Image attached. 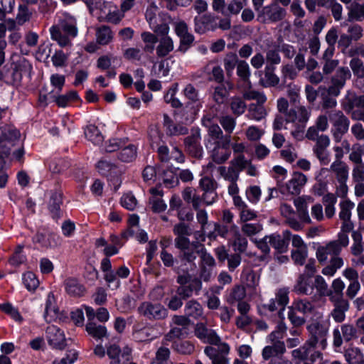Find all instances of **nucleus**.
<instances>
[{"label":"nucleus","mask_w":364,"mask_h":364,"mask_svg":"<svg viewBox=\"0 0 364 364\" xmlns=\"http://www.w3.org/2000/svg\"><path fill=\"white\" fill-rule=\"evenodd\" d=\"M327 322H313L307 326L310 337L301 347L291 351V357L295 364H314L322 355L315 350L318 347L324 349L327 345L326 337L328 331Z\"/></svg>","instance_id":"1"},{"label":"nucleus","mask_w":364,"mask_h":364,"mask_svg":"<svg viewBox=\"0 0 364 364\" xmlns=\"http://www.w3.org/2000/svg\"><path fill=\"white\" fill-rule=\"evenodd\" d=\"M313 202V198L309 196H302L294 199V205L296 207L299 220L296 218L293 208L287 203H282L280 205V213L285 218V223L291 229L295 231H300L304 228V224L312 223L308 208L309 205Z\"/></svg>","instance_id":"2"},{"label":"nucleus","mask_w":364,"mask_h":364,"mask_svg":"<svg viewBox=\"0 0 364 364\" xmlns=\"http://www.w3.org/2000/svg\"><path fill=\"white\" fill-rule=\"evenodd\" d=\"M50 33L51 39L55 41L60 47L70 46L69 36L74 38L77 35L75 18L68 14L62 15L58 23L50 28Z\"/></svg>","instance_id":"3"},{"label":"nucleus","mask_w":364,"mask_h":364,"mask_svg":"<svg viewBox=\"0 0 364 364\" xmlns=\"http://www.w3.org/2000/svg\"><path fill=\"white\" fill-rule=\"evenodd\" d=\"M284 317H282V320ZM287 327L283 321H280L274 331L266 338L267 346L262 350V357L264 360H269L282 355L286 351L284 342L282 340L284 337Z\"/></svg>","instance_id":"4"},{"label":"nucleus","mask_w":364,"mask_h":364,"mask_svg":"<svg viewBox=\"0 0 364 364\" xmlns=\"http://www.w3.org/2000/svg\"><path fill=\"white\" fill-rule=\"evenodd\" d=\"M311 116V109L304 105H299L289 109L287 114V122L292 124L291 134L300 141L304 138L306 124Z\"/></svg>","instance_id":"5"},{"label":"nucleus","mask_w":364,"mask_h":364,"mask_svg":"<svg viewBox=\"0 0 364 364\" xmlns=\"http://www.w3.org/2000/svg\"><path fill=\"white\" fill-rule=\"evenodd\" d=\"M137 312L149 320L161 321L168 316L167 309L159 302L144 301L137 308Z\"/></svg>","instance_id":"6"},{"label":"nucleus","mask_w":364,"mask_h":364,"mask_svg":"<svg viewBox=\"0 0 364 364\" xmlns=\"http://www.w3.org/2000/svg\"><path fill=\"white\" fill-rule=\"evenodd\" d=\"M124 16V11L112 1H105L98 14L100 21L118 24Z\"/></svg>","instance_id":"7"},{"label":"nucleus","mask_w":364,"mask_h":364,"mask_svg":"<svg viewBox=\"0 0 364 364\" xmlns=\"http://www.w3.org/2000/svg\"><path fill=\"white\" fill-rule=\"evenodd\" d=\"M175 246L181 251V257L188 262L195 261L204 247L198 242H191L189 239L183 238L178 239Z\"/></svg>","instance_id":"8"},{"label":"nucleus","mask_w":364,"mask_h":364,"mask_svg":"<svg viewBox=\"0 0 364 364\" xmlns=\"http://www.w3.org/2000/svg\"><path fill=\"white\" fill-rule=\"evenodd\" d=\"M230 136H225L221 141H218L208 149L210 151V156L214 162L220 164L225 162L230 156Z\"/></svg>","instance_id":"9"},{"label":"nucleus","mask_w":364,"mask_h":364,"mask_svg":"<svg viewBox=\"0 0 364 364\" xmlns=\"http://www.w3.org/2000/svg\"><path fill=\"white\" fill-rule=\"evenodd\" d=\"M332 171L336 176L337 181H348L349 169L346 163L342 161L335 160L330 166L329 168H321L318 173L316 175V179L318 181L322 180L323 176Z\"/></svg>","instance_id":"10"},{"label":"nucleus","mask_w":364,"mask_h":364,"mask_svg":"<svg viewBox=\"0 0 364 364\" xmlns=\"http://www.w3.org/2000/svg\"><path fill=\"white\" fill-rule=\"evenodd\" d=\"M351 76L350 70L346 67L338 68L331 78L332 85L328 89V94L334 97L339 95L341 90L344 87L346 80Z\"/></svg>","instance_id":"11"},{"label":"nucleus","mask_w":364,"mask_h":364,"mask_svg":"<svg viewBox=\"0 0 364 364\" xmlns=\"http://www.w3.org/2000/svg\"><path fill=\"white\" fill-rule=\"evenodd\" d=\"M202 124L208 129V138L205 142L207 149H211V146L223 140V131L220 127L212 122L210 117H204L202 119Z\"/></svg>","instance_id":"12"},{"label":"nucleus","mask_w":364,"mask_h":364,"mask_svg":"<svg viewBox=\"0 0 364 364\" xmlns=\"http://www.w3.org/2000/svg\"><path fill=\"white\" fill-rule=\"evenodd\" d=\"M307 182V177L301 172H294L291 178L280 187L282 193H289L291 195H299L301 188Z\"/></svg>","instance_id":"13"},{"label":"nucleus","mask_w":364,"mask_h":364,"mask_svg":"<svg viewBox=\"0 0 364 364\" xmlns=\"http://www.w3.org/2000/svg\"><path fill=\"white\" fill-rule=\"evenodd\" d=\"M330 145V139L327 135H321L313 147V152L321 165H328L331 161L330 153L328 147Z\"/></svg>","instance_id":"14"},{"label":"nucleus","mask_w":364,"mask_h":364,"mask_svg":"<svg viewBox=\"0 0 364 364\" xmlns=\"http://www.w3.org/2000/svg\"><path fill=\"white\" fill-rule=\"evenodd\" d=\"M285 16V11L277 3L272 4L262 9L258 18L262 22H276L282 20Z\"/></svg>","instance_id":"15"},{"label":"nucleus","mask_w":364,"mask_h":364,"mask_svg":"<svg viewBox=\"0 0 364 364\" xmlns=\"http://www.w3.org/2000/svg\"><path fill=\"white\" fill-rule=\"evenodd\" d=\"M12 69L13 82L18 83L23 76H31L32 65L25 58H19L13 63Z\"/></svg>","instance_id":"16"},{"label":"nucleus","mask_w":364,"mask_h":364,"mask_svg":"<svg viewBox=\"0 0 364 364\" xmlns=\"http://www.w3.org/2000/svg\"><path fill=\"white\" fill-rule=\"evenodd\" d=\"M291 233L289 230H284L282 235L277 232L267 235L268 242L271 247H272L279 253H283L287 251L289 242L291 239Z\"/></svg>","instance_id":"17"},{"label":"nucleus","mask_w":364,"mask_h":364,"mask_svg":"<svg viewBox=\"0 0 364 364\" xmlns=\"http://www.w3.org/2000/svg\"><path fill=\"white\" fill-rule=\"evenodd\" d=\"M33 242L42 248L51 249L60 246L61 239L59 235L53 232H38L33 237Z\"/></svg>","instance_id":"18"},{"label":"nucleus","mask_w":364,"mask_h":364,"mask_svg":"<svg viewBox=\"0 0 364 364\" xmlns=\"http://www.w3.org/2000/svg\"><path fill=\"white\" fill-rule=\"evenodd\" d=\"M195 336L203 343L212 344L218 343L219 336L215 330L209 328L202 322L196 323L194 328Z\"/></svg>","instance_id":"19"},{"label":"nucleus","mask_w":364,"mask_h":364,"mask_svg":"<svg viewBox=\"0 0 364 364\" xmlns=\"http://www.w3.org/2000/svg\"><path fill=\"white\" fill-rule=\"evenodd\" d=\"M46 336L48 344L53 348L62 349L65 346L64 333L58 326L54 325L48 326Z\"/></svg>","instance_id":"20"},{"label":"nucleus","mask_w":364,"mask_h":364,"mask_svg":"<svg viewBox=\"0 0 364 364\" xmlns=\"http://www.w3.org/2000/svg\"><path fill=\"white\" fill-rule=\"evenodd\" d=\"M330 120L335 128L334 135H343L346 133L349 128L350 122L341 111L337 110L329 114Z\"/></svg>","instance_id":"21"},{"label":"nucleus","mask_w":364,"mask_h":364,"mask_svg":"<svg viewBox=\"0 0 364 364\" xmlns=\"http://www.w3.org/2000/svg\"><path fill=\"white\" fill-rule=\"evenodd\" d=\"M289 289L287 288H282L277 290L275 294V298L271 299L269 304H267V309L270 311H274L277 309V306L276 305V304H277L278 306L282 307L279 312V316H282L285 309V306L288 304L289 301Z\"/></svg>","instance_id":"22"},{"label":"nucleus","mask_w":364,"mask_h":364,"mask_svg":"<svg viewBox=\"0 0 364 364\" xmlns=\"http://www.w3.org/2000/svg\"><path fill=\"white\" fill-rule=\"evenodd\" d=\"M341 252L339 250V247L335 242L331 241L328 242L324 245H320L317 247L316 251V257L318 261L321 263H325L328 257H336L340 255Z\"/></svg>","instance_id":"23"},{"label":"nucleus","mask_w":364,"mask_h":364,"mask_svg":"<svg viewBox=\"0 0 364 364\" xmlns=\"http://www.w3.org/2000/svg\"><path fill=\"white\" fill-rule=\"evenodd\" d=\"M245 84H237V87L242 95V97L247 100H256L258 104H264L267 101V97L264 92L252 89L251 82Z\"/></svg>","instance_id":"24"},{"label":"nucleus","mask_w":364,"mask_h":364,"mask_svg":"<svg viewBox=\"0 0 364 364\" xmlns=\"http://www.w3.org/2000/svg\"><path fill=\"white\" fill-rule=\"evenodd\" d=\"M185 145L191 155L196 158L202 156L203 150L200 145V134L198 131L185 139Z\"/></svg>","instance_id":"25"},{"label":"nucleus","mask_w":364,"mask_h":364,"mask_svg":"<svg viewBox=\"0 0 364 364\" xmlns=\"http://www.w3.org/2000/svg\"><path fill=\"white\" fill-rule=\"evenodd\" d=\"M152 326L144 323H136L133 326L132 336L137 342H144L153 338Z\"/></svg>","instance_id":"26"},{"label":"nucleus","mask_w":364,"mask_h":364,"mask_svg":"<svg viewBox=\"0 0 364 364\" xmlns=\"http://www.w3.org/2000/svg\"><path fill=\"white\" fill-rule=\"evenodd\" d=\"M114 34L111 28L102 25L95 28V39L100 46H107L114 40Z\"/></svg>","instance_id":"27"},{"label":"nucleus","mask_w":364,"mask_h":364,"mask_svg":"<svg viewBox=\"0 0 364 364\" xmlns=\"http://www.w3.org/2000/svg\"><path fill=\"white\" fill-rule=\"evenodd\" d=\"M43 316L47 322L55 321L59 316L58 308L56 306V301L52 292L48 294Z\"/></svg>","instance_id":"28"},{"label":"nucleus","mask_w":364,"mask_h":364,"mask_svg":"<svg viewBox=\"0 0 364 364\" xmlns=\"http://www.w3.org/2000/svg\"><path fill=\"white\" fill-rule=\"evenodd\" d=\"M333 303L334 308L331 313L336 322L341 323L345 320L346 312L349 309V302L346 299H339L338 301H331Z\"/></svg>","instance_id":"29"},{"label":"nucleus","mask_w":364,"mask_h":364,"mask_svg":"<svg viewBox=\"0 0 364 364\" xmlns=\"http://www.w3.org/2000/svg\"><path fill=\"white\" fill-rule=\"evenodd\" d=\"M314 285L311 277L301 274L294 286V291L300 294L311 295L314 293Z\"/></svg>","instance_id":"30"},{"label":"nucleus","mask_w":364,"mask_h":364,"mask_svg":"<svg viewBox=\"0 0 364 364\" xmlns=\"http://www.w3.org/2000/svg\"><path fill=\"white\" fill-rule=\"evenodd\" d=\"M156 47V55L159 58L167 56L174 48V44L170 36L161 37Z\"/></svg>","instance_id":"31"},{"label":"nucleus","mask_w":364,"mask_h":364,"mask_svg":"<svg viewBox=\"0 0 364 364\" xmlns=\"http://www.w3.org/2000/svg\"><path fill=\"white\" fill-rule=\"evenodd\" d=\"M229 243L233 247L235 252H243L246 250L247 240L241 235L237 229L232 230V236L229 239Z\"/></svg>","instance_id":"32"},{"label":"nucleus","mask_w":364,"mask_h":364,"mask_svg":"<svg viewBox=\"0 0 364 364\" xmlns=\"http://www.w3.org/2000/svg\"><path fill=\"white\" fill-rule=\"evenodd\" d=\"M331 290L328 291V296L330 301H338L339 299H344L343 290L345 289V284L341 278L335 279L331 284Z\"/></svg>","instance_id":"33"},{"label":"nucleus","mask_w":364,"mask_h":364,"mask_svg":"<svg viewBox=\"0 0 364 364\" xmlns=\"http://www.w3.org/2000/svg\"><path fill=\"white\" fill-rule=\"evenodd\" d=\"M204 71L207 73V77L209 80H214L221 82L224 79L223 70L220 66L215 63H210L204 68Z\"/></svg>","instance_id":"34"},{"label":"nucleus","mask_w":364,"mask_h":364,"mask_svg":"<svg viewBox=\"0 0 364 364\" xmlns=\"http://www.w3.org/2000/svg\"><path fill=\"white\" fill-rule=\"evenodd\" d=\"M262 105L258 103L250 104L246 117L250 119L255 121H260L264 119L267 116V112Z\"/></svg>","instance_id":"35"},{"label":"nucleus","mask_w":364,"mask_h":364,"mask_svg":"<svg viewBox=\"0 0 364 364\" xmlns=\"http://www.w3.org/2000/svg\"><path fill=\"white\" fill-rule=\"evenodd\" d=\"M204 353L211 360L212 364H230L228 357L220 354L215 348L206 346L204 348Z\"/></svg>","instance_id":"36"},{"label":"nucleus","mask_w":364,"mask_h":364,"mask_svg":"<svg viewBox=\"0 0 364 364\" xmlns=\"http://www.w3.org/2000/svg\"><path fill=\"white\" fill-rule=\"evenodd\" d=\"M86 331L90 336L100 340L107 335V328L102 325H98L93 321H88L86 324Z\"/></svg>","instance_id":"37"},{"label":"nucleus","mask_w":364,"mask_h":364,"mask_svg":"<svg viewBox=\"0 0 364 364\" xmlns=\"http://www.w3.org/2000/svg\"><path fill=\"white\" fill-rule=\"evenodd\" d=\"M290 306L303 316L311 314L314 310V304L306 299H296L293 301Z\"/></svg>","instance_id":"38"},{"label":"nucleus","mask_w":364,"mask_h":364,"mask_svg":"<svg viewBox=\"0 0 364 364\" xmlns=\"http://www.w3.org/2000/svg\"><path fill=\"white\" fill-rule=\"evenodd\" d=\"M274 67L267 65L264 68V76L261 78L260 82L264 87H274L279 82V78L274 73Z\"/></svg>","instance_id":"39"},{"label":"nucleus","mask_w":364,"mask_h":364,"mask_svg":"<svg viewBox=\"0 0 364 364\" xmlns=\"http://www.w3.org/2000/svg\"><path fill=\"white\" fill-rule=\"evenodd\" d=\"M84 134L89 141L96 145L100 144L104 139L101 132L94 124L87 125L85 129Z\"/></svg>","instance_id":"40"},{"label":"nucleus","mask_w":364,"mask_h":364,"mask_svg":"<svg viewBox=\"0 0 364 364\" xmlns=\"http://www.w3.org/2000/svg\"><path fill=\"white\" fill-rule=\"evenodd\" d=\"M246 296L245 288L242 285L235 286L227 296V302L230 304L243 301Z\"/></svg>","instance_id":"41"},{"label":"nucleus","mask_w":364,"mask_h":364,"mask_svg":"<svg viewBox=\"0 0 364 364\" xmlns=\"http://www.w3.org/2000/svg\"><path fill=\"white\" fill-rule=\"evenodd\" d=\"M202 287V283L198 279L193 281L192 284L186 286H180L177 289V293L183 299L188 298L192 296L193 291H199Z\"/></svg>","instance_id":"42"},{"label":"nucleus","mask_w":364,"mask_h":364,"mask_svg":"<svg viewBox=\"0 0 364 364\" xmlns=\"http://www.w3.org/2000/svg\"><path fill=\"white\" fill-rule=\"evenodd\" d=\"M65 286L66 291L72 296H81L85 289L78 281L74 278H68L65 281Z\"/></svg>","instance_id":"43"},{"label":"nucleus","mask_w":364,"mask_h":364,"mask_svg":"<svg viewBox=\"0 0 364 364\" xmlns=\"http://www.w3.org/2000/svg\"><path fill=\"white\" fill-rule=\"evenodd\" d=\"M185 314L186 316L198 318L203 314L201 305L195 300H191L186 304Z\"/></svg>","instance_id":"44"},{"label":"nucleus","mask_w":364,"mask_h":364,"mask_svg":"<svg viewBox=\"0 0 364 364\" xmlns=\"http://www.w3.org/2000/svg\"><path fill=\"white\" fill-rule=\"evenodd\" d=\"M218 172L225 181L229 182L237 181L239 178L238 170L234 166H230L228 168L225 166H219L217 168Z\"/></svg>","instance_id":"45"},{"label":"nucleus","mask_w":364,"mask_h":364,"mask_svg":"<svg viewBox=\"0 0 364 364\" xmlns=\"http://www.w3.org/2000/svg\"><path fill=\"white\" fill-rule=\"evenodd\" d=\"M237 75L240 78V80L237 84H245L249 85L250 82V66L247 62L241 60L238 62L237 65Z\"/></svg>","instance_id":"46"},{"label":"nucleus","mask_w":364,"mask_h":364,"mask_svg":"<svg viewBox=\"0 0 364 364\" xmlns=\"http://www.w3.org/2000/svg\"><path fill=\"white\" fill-rule=\"evenodd\" d=\"M141 40L145 43L144 51L152 53L154 50L155 44L158 42V38L156 35L150 32H143L141 34Z\"/></svg>","instance_id":"47"},{"label":"nucleus","mask_w":364,"mask_h":364,"mask_svg":"<svg viewBox=\"0 0 364 364\" xmlns=\"http://www.w3.org/2000/svg\"><path fill=\"white\" fill-rule=\"evenodd\" d=\"M230 106L232 113L237 116L242 115L247 108L245 102L239 96H234L230 99Z\"/></svg>","instance_id":"48"},{"label":"nucleus","mask_w":364,"mask_h":364,"mask_svg":"<svg viewBox=\"0 0 364 364\" xmlns=\"http://www.w3.org/2000/svg\"><path fill=\"white\" fill-rule=\"evenodd\" d=\"M339 206L341 209L339 212L340 219L342 220H350L351 218V210L355 207L354 203L346 199L340 202Z\"/></svg>","instance_id":"49"},{"label":"nucleus","mask_w":364,"mask_h":364,"mask_svg":"<svg viewBox=\"0 0 364 364\" xmlns=\"http://www.w3.org/2000/svg\"><path fill=\"white\" fill-rule=\"evenodd\" d=\"M136 156V148L132 144L125 146L119 154V159L123 162H131Z\"/></svg>","instance_id":"50"},{"label":"nucleus","mask_w":364,"mask_h":364,"mask_svg":"<svg viewBox=\"0 0 364 364\" xmlns=\"http://www.w3.org/2000/svg\"><path fill=\"white\" fill-rule=\"evenodd\" d=\"M23 283L28 291H34L39 285V281L36 274L31 272H27L22 276Z\"/></svg>","instance_id":"51"},{"label":"nucleus","mask_w":364,"mask_h":364,"mask_svg":"<svg viewBox=\"0 0 364 364\" xmlns=\"http://www.w3.org/2000/svg\"><path fill=\"white\" fill-rule=\"evenodd\" d=\"M170 350L168 348L161 347L156 353V357L151 364H173L169 361Z\"/></svg>","instance_id":"52"},{"label":"nucleus","mask_w":364,"mask_h":364,"mask_svg":"<svg viewBox=\"0 0 364 364\" xmlns=\"http://www.w3.org/2000/svg\"><path fill=\"white\" fill-rule=\"evenodd\" d=\"M98 171L102 175L107 176L113 172H115L117 166L114 164L110 162L107 159H101L96 165Z\"/></svg>","instance_id":"53"},{"label":"nucleus","mask_w":364,"mask_h":364,"mask_svg":"<svg viewBox=\"0 0 364 364\" xmlns=\"http://www.w3.org/2000/svg\"><path fill=\"white\" fill-rule=\"evenodd\" d=\"M301 87L295 84H289L287 87V95L290 102L292 104L299 103L301 100Z\"/></svg>","instance_id":"54"},{"label":"nucleus","mask_w":364,"mask_h":364,"mask_svg":"<svg viewBox=\"0 0 364 364\" xmlns=\"http://www.w3.org/2000/svg\"><path fill=\"white\" fill-rule=\"evenodd\" d=\"M348 16L350 19H355L357 21L363 20L364 18V4H352L350 6Z\"/></svg>","instance_id":"55"},{"label":"nucleus","mask_w":364,"mask_h":364,"mask_svg":"<svg viewBox=\"0 0 364 364\" xmlns=\"http://www.w3.org/2000/svg\"><path fill=\"white\" fill-rule=\"evenodd\" d=\"M247 199L252 204H256L260 199L262 191L259 186H251L245 191Z\"/></svg>","instance_id":"56"},{"label":"nucleus","mask_w":364,"mask_h":364,"mask_svg":"<svg viewBox=\"0 0 364 364\" xmlns=\"http://www.w3.org/2000/svg\"><path fill=\"white\" fill-rule=\"evenodd\" d=\"M280 154L281 156L289 163L294 162L298 158V154L296 148L291 144L287 145L280 151Z\"/></svg>","instance_id":"57"},{"label":"nucleus","mask_w":364,"mask_h":364,"mask_svg":"<svg viewBox=\"0 0 364 364\" xmlns=\"http://www.w3.org/2000/svg\"><path fill=\"white\" fill-rule=\"evenodd\" d=\"M288 318L294 326H302L305 322V316L300 315V314L292 309L291 306L288 307Z\"/></svg>","instance_id":"58"},{"label":"nucleus","mask_w":364,"mask_h":364,"mask_svg":"<svg viewBox=\"0 0 364 364\" xmlns=\"http://www.w3.org/2000/svg\"><path fill=\"white\" fill-rule=\"evenodd\" d=\"M291 256L296 264L303 265L308 256V248L306 249H293L291 252Z\"/></svg>","instance_id":"59"},{"label":"nucleus","mask_w":364,"mask_h":364,"mask_svg":"<svg viewBox=\"0 0 364 364\" xmlns=\"http://www.w3.org/2000/svg\"><path fill=\"white\" fill-rule=\"evenodd\" d=\"M238 58L235 53H230L226 55L224 59V67L227 74L231 75L236 65H237Z\"/></svg>","instance_id":"60"},{"label":"nucleus","mask_w":364,"mask_h":364,"mask_svg":"<svg viewBox=\"0 0 364 364\" xmlns=\"http://www.w3.org/2000/svg\"><path fill=\"white\" fill-rule=\"evenodd\" d=\"M345 357L350 364H355L362 357L360 350L356 347H350L346 350Z\"/></svg>","instance_id":"61"},{"label":"nucleus","mask_w":364,"mask_h":364,"mask_svg":"<svg viewBox=\"0 0 364 364\" xmlns=\"http://www.w3.org/2000/svg\"><path fill=\"white\" fill-rule=\"evenodd\" d=\"M68 60V55L63 50H57L51 57V61L55 67H65Z\"/></svg>","instance_id":"62"},{"label":"nucleus","mask_w":364,"mask_h":364,"mask_svg":"<svg viewBox=\"0 0 364 364\" xmlns=\"http://www.w3.org/2000/svg\"><path fill=\"white\" fill-rule=\"evenodd\" d=\"M122 205L129 210H133L137 205V200L132 193H127L121 198Z\"/></svg>","instance_id":"63"},{"label":"nucleus","mask_w":364,"mask_h":364,"mask_svg":"<svg viewBox=\"0 0 364 364\" xmlns=\"http://www.w3.org/2000/svg\"><path fill=\"white\" fill-rule=\"evenodd\" d=\"M219 122L224 130L229 134L233 132L236 126L235 119L229 115L221 117L219 119Z\"/></svg>","instance_id":"64"}]
</instances>
